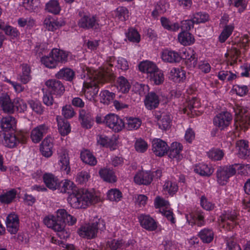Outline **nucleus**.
Returning a JSON list of instances; mask_svg holds the SVG:
<instances>
[{
	"instance_id": "40",
	"label": "nucleus",
	"mask_w": 250,
	"mask_h": 250,
	"mask_svg": "<svg viewBox=\"0 0 250 250\" xmlns=\"http://www.w3.org/2000/svg\"><path fill=\"white\" fill-rule=\"evenodd\" d=\"M46 28L49 31H54L64 25L62 21H58L53 18H46L44 21Z\"/></svg>"
},
{
	"instance_id": "19",
	"label": "nucleus",
	"mask_w": 250,
	"mask_h": 250,
	"mask_svg": "<svg viewBox=\"0 0 250 250\" xmlns=\"http://www.w3.org/2000/svg\"><path fill=\"white\" fill-rule=\"evenodd\" d=\"M161 58L166 62L174 63L179 62L184 56H181L175 51L165 49L162 52Z\"/></svg>"
},
{
	"instance_id": "61",
	"label": "nucleus",
	"mask_w": 250,
	"mask_h": 250,
	"mask_svg": "<svg viewBox=\"0 0 250 250\" xmlns=\"http://www.w3.org/2000/svg\"><path fill=\"white\" fill-rule=\"evenodd\" d=\"M116 16H117L121 21H125L127 19L128 16V11L125 7H119L117 8L116 11Z\"/></svg>"
},
{
	"instance_id": "36",
	"label": "nucleus",
	"mask_w": 250,
	"mask_h": 250,
	"mask_svg": "<svg viewBox=\"0 0 250 250\" xmlns=\"http://www.w3.org/2000/svg\"><path fill=\"white\" fill-rule=\"evenodd\" d=\"M179 42L183 45H189L194 42V37L187 31H182L178 37Z\"/></svg>"
},
{
	"instance_id": "64",
	"label": "nucleus",
	"mask_w": 250,
	"mask_h": 250,
	"mask_svg": "<svg viewBox=\"0 0 250 250\" xmlns=\"http://www.w3.org/2000/svg\"><path fill=\"white\" fill-rule=\"evenodd\" d=\"M5 33L13 38H16L20 35L19 31L16 28H14L10 25H7L4 26L2 29Z\"/></svg>"
},
{
	"instance_id": "2",
	"label": "nucleus",
	"mask_w": 250,
	"mask_h": 250,
	"mask_svg": "<svg viewBox=\"0 0 250 250\" xmlns=\"http://www.w3.org/2000/svg\"><path fill=\"white\" fill-rule=\"evenodd\" d=\"M92 80L89 82H84L83 90L84 91L85 96L89 100H94L98 94L100 84L108 80L107 73L95 72L92 76Z\"/></svg>"
},
{
	"instance_id": "18",
	"label": "nucleus",
	"mask_w": 250,
	"mask_h": 250,
	"mask_svg": "<svg viewBox=\"0 0 250 250\" xmlns=\"http://www.w3.org/2000/svg\"><path fill=\"white\" fill-rule=\"evenodd\" d=\"M53 139L51 137H46L42 142L40 150L42 155L47 158L50 157L53 154Z\"/></svg>"
},
{
	"instance_id": "63",
	"label": "nucleus",
	"mask_w": 250,
	"mask_h": 250,
	"mask_svg": "<svg viewBox=\"0 0 250 250\" xmlns=\"http://www.w3.org/2000/svg\"><path fill=\"white\" fill-rule=\"evenodd\" d=\"M62 114L66 119L72 118L75 114L73 107L70 105H66L62 108Z\"/></svg>"
},
{
	"instance_id": "4",
	"label": "nucleus",
	"mask_w": 250,
	"mask_h": 250,
	"mask_svg": "<svg viewBox=\"0 0 250 250\" xmlns=\"http://www.w3.org/2000/svg\"><path fill=\"white\" fill-rule=\"evenodd\" d=\"M67 211L64 209H60L56 211V215L45 217L43 220L44 224L53 229H61L65 226V217Z\"/></svg>"
},
{
	"instance_id": "29",
	"label": "nucleus",
	"mask_w": 250,
	"mask_h": 250,
	"mask_svg": "<svg viewBox=\"0 0 250 250\" xmlns=\"http://www.w3.org/2000/svg\"><path fill=\"white\" fill-rule=\"evenodd\" d=\"M139 70L147 74V78L149 77V74H152L159 69L153 62L149 61L141 62L139 65Z\"/></svg>"
},
{
	"instance_id": "22",
	"label": "nucleus",
	"mask_w": 250,
	"mask_h": 250,
	"mask_svg": "<svg viewBox=\"0 0 250 250\" xmlns=\"http://www.w3.org/2000/svg\"><path fill=\"white\" fill-rule=\"evenodd\" d=\"M184 57L187 60L185 62L188 67L190 68H194L197 65V55L193 49L189 48L183 52ZM184 59V58H183Z\"/></svg>"
},
{
	"instance_id": "31",
	"label": "nucleus",
	"mask_w": 250,
	"mask_h": 250,
	"mask_svg": "<svg viewBox=\"0 0 250 250\" xmlns=\"http://www.w3.org/2000/svg\"><path fill=\"white\" fill-rule=\"evenodd\" d=\"M79 119L81 120V125L83 127L90 128L93 124V120L90 114L85 110L82 109L80 111Z\"/></svg>"
},
{
	"instance_id": "15",
	"label": "nucleus",
	"mask_w": 250,
	"mask_h": 250,
	"mask_svg": "<svg viewBox=\"0 0 250 250\" xmlns=\"http://www.w3.org/2000/svg\"><path fill=\"white\" fill-rule=\"evenodd\" d=\"M0 107L6 113L12 114L15 111L14 103L6 94H2L0 96Z\"/></svg>"
},
{
	"instance_id": "37",
	"label": "nucleus",
	"mask_w": 250,
	"mask_h": 250,
	"mask_svg": "<svg viewBox=\"0 0 250 250\" xmlns=\"http://www.w3.org/2000/svg\"><path fill=\"white\" fill-rule=\"evenodd\" d=\"M194 171L201 176H209L213 172V168L206 164H200L195 166Z\"/></svg>"
},
{
	"instance_id": "57",
	"label": "nucleus",
	"mask_w": 250,
	"mask_h": 250,
	"mask_svg": "<svg viewBox=\"0 0 250 250\" xmlns=\"http://www.w3.org/2000/svg\"><path fill=\"white\" fill-rule=\"evenodd\" d=\"M107 196L109 200L117 202L121 200L122 193L116 188H112L108 191Z\"/></svg>"
},
{
	"instance_id": "27",
	"label": "nucleus",
	"mask_w": 250,
	"mask_h": 250,
	"mask_svg": "<svg viewBox=\"0 0 250 250\" xmlns=\"http://www.w3.org/2000/svg\"><path fill=\"white\" fill-rule=\"evenodd\" d=\"M17 191L15 188H12L8 191H3L0 195V202L4 204H9L16 198Z\"/></svg>"
},
{
	"instance_id": "53",
	"label": "nucleus",
	"mask_w": 250,
	"mask_h": 250,
	"mask_svg": "<svg viewBox=\"0 0 250 250\" xmlns=\"http://www.w3.org/2000/svg\"><path fill=\"white\" fill-rule=\"evenodd\" d=\"M233 28L232 25H226L219 37V41L224 42L231 34Z\"/></svg>"
},
{
	"instance_id": "35",
	"label": "nucleus",
	"mask_w": 250,
	"mask_h": 250,
	"mask_svg": "<svg viewBox=\"0 0 250 250\" xmlns=\"http://www.w3.org/2000/svg\"><path fill=\"white\" fill-rule=\"evenodd\" d=\"M97 143L103 147H109L114 149L115 142L104 134H100L97 136Z\"/></svg>"
},
{
	"instance_id": "6",
	"label": "nucleus",
	"mask_w": 250,
	"mask_h": 250,
	"mask_svg": "<svg viewBox=\"0 0 250 250\" xmlns=\"http://www.w3.org/2000/svg\"><path fill=\"white\" fill-rule=\"evenodd\" d=\"M237 165H231L219 167L216 171L217 181L220 185H224L228 182L229 178L236 173Z\"/></svg>"
},
{
	"instance_id": "13",
	"label": "nucleus",
	"mask_w": 250,
	"mask_h": 250,
	"mask_svg": "<svg viewBox=\"0 0 250 250\" xmlns=\"http://www.w3.org/2000/svg\"><path fill=\"white\" fill-rule=\"evenodd\" d=\"M186 219L189 224L191 226L196 224L199 227L204 226L205 224L204 214L203 212L197 210L194 212L187 214Z\"/></svg>"
},
{
	"instance_id": "33",
	"label": "nucleus",
	"mask_w": 250,
	"mask_h": 250,
	"mask_svg": "<svg viewBox=\"0 0 250 250\" xmlns=\"http://www.w3.org/2000/svg\"><path fill=\"white\" fill-rule=\"evenodd\" d=\"M58 130L62 136L67 135L70 132V126L69 123L61 116H57Z\"/></svg>"
},
{
	"instance_id": "32",
	"label": "nucleus",
	"mask_w": 250,
	"mask_h": 250,
	"mask_svg": "<svg viewBox=\"0 0 250 250\" xmlns=\"http://www.w3.org/2000/svg\"><path fill=\"white\" fill-rule=\"evenodd\" d=\"M171 123V116L168 113H162L158 118V125L160 128L167 130L170 128Z\"/></svg>"
},
{
	"instance_id": "3",
	"label": "nucleus",
	"mask_w": 250,
	"mask_h": 250,
	"mask_svg": "<svg viewBox=\"0 0 250 250\" xmlns=\"http://www.w3.org/2000/svg\"><path fill=\"white\" fill-rule=\"evenodd\" d=\"M105 229V223L101 219H96L93 223L82 226L78 229L79 235L83 238L92 239L96 237L98 229Z\"/></svg>"
},
{
	"instance_id": "38",
	"label": "nucleus",
	"mask_w": 250,
	"mask_h": 250,
	"mask_svg": "<svg viewBox=\"0 0 250 250\" xmlns=\"http://www.w3.org/2000/svg\"><path fill=\"white\" fill-rule=\"evenodd\" d=\"M46 126L42 125L32 130V142L39 143L42 138L43 134L46 133Z\"/></svg>"
},
{
	"instance_id": "9",
	"label": "nucleus",
	"mask_w": 250,
	"mask_h": 250,
	"mask_svg": "<svg viewBox=\"0 0 250 250\" xmlns=\"http://www.w3.org/2000/svg\"><path fill=\"white\" fill-rule=\"evenodd\" d=\"M48 91L56 97H61L65 91V87L62 82L56 79H50L45 82Z\"/></svg>"
},
{
	"instance_id": "60",
	"label": "nucleus",
	"mask_w": 250,
	"mask_h": 250,
	"mask_svg": "<svg viewBox=\"0 0 250 250\" xmlns=\"http://www.w3.org/2000/svg\"><path fill=\"white\" fill-rule=\"evenodd\" d=\"M135 148L137 152L143 153L147 150L148 148V145L144 140L139 139L135 142Z\"/></svg>"
},
{
	"instance_id": "45",
	"label": "nucleus",
	"mask_w": 250,
	"mask_h": 250,
	"mask_svg": "<svg viewBox=\"0 0 250 250\" xmlns=\"http://www.w3.org/2000/svg\"><path fill=\"white\" fill-rule=\"evenodd\" d=\"M141 121L136 118L130 117L126 118V123L124 127L128 130L138 129L141 125Z\"/></svg>"
},
{
	"instance_id": "30",
	"label": "nucleus",
	"mask_w": 250,
	"mask_h": 250,
	"mask_svg": "<svg viewBox=\"0 0 250 250\" xmlns=\"http://www.w3.org/2000/svg\"><path fill=\"white\" fill-rule=\"evenodd\" d=\"M236 147L238 149V156L241 158H246L250 154L248 142L245 140H239L236 142Z\"/></svg>"
},
{
	"instance_id": "14",
	"label": "nucleus",
	"mask_w": 250,
	"mask_h": 250,
	"mask_svg": "<svg viewBox=\"0 0 250 250\" xmlns=\"http://www.w3.org/2000/svg\"><path fill=\"white\" fill-rule=\"evenodd\" d=\"M58 155L61 170L65 171L66 174H68L70 170V167L68 151L65 149L61 148L58 150Z\"/></svg>"
},
{
	"instance_id": "48",
	"label": "nucleus",
	"mask_w": 250,
	"mask_h": 250,
	"mask_svg": "<svg viewBox=\"0 0 250 250\" xmlns=\"http://www.w3.org/2000/svg\"><path fill=\"white\" fill-rule=\"evenodd\" d=\"M100 96L101 102L108 105L113 100L115 94L109 92L108 90H105L101 92Z\"/></svg>"
},
{
	"instance_id": "8",
	"label": "nucleus",
	"mask_w": 250,
	"mask_h": 250,
	"mask_svg": "<svg viewBox=\"0 0 250 250\" xmlns=\"http://www.w3.org/2000/svg\"><path fill=\"white\" fill-rule=\"evenodd\" d=\"M78 25L79 27L84 29H97L99 27L97 17L90 14L82 15Z\"/></svg>"
},
{
	"instance_id": "21",
	"label": "nucleus",
	"mask_w": 250,
	"mask_h": 250,
	"mask_svg": "<svg viewBox=\"0 0 250 250\" xmlns=\"http://www.w3.org/2000/svg\"><path fill=\"white\" fill-rule=\"evenodd\" d=\"M159 97L154 92L148 93L145 100V104L148 110H152L157 108L159 104Z\"/></svg>"
},
{
	"instance_id": "24",
	"label": "nucleus",
	"mask_w": 250,
	"mask_h": 250,
	"mask_svg": "<svg viewBox=\"0 0 250 250\" xmlns=\"http://www.w3.org/2000/svg\"><path fill=\"white\" fill-rule=\"evenodd\" d=\"M183 150V146L179 143L173 142L169 148V157L171 159H175L177 161L183 158L181 152Z\"/></svg>"
},
{
	"instance_id": "52",
	"label": "nucleus",
	"mask_w": 250,
	"mask_h": 250,
	"mask_svg": "<svg viewBox=\"0 0 250 250\" xmlns=\"http://www.w3.org/2000/svg\"><path fill=\"white\" fill-rule=\"evenodd\" d=\"M208 156L214 161L221 160L224 157V153L222 150L219 149H212L209 150L208 153Z\"/></svg>"
},
{
	"instance_id": "12",
	"label": "nucleus",
	"mask_w": 250,
	"mask_h": 250,
	"mask_svg": "<svg viewBox=\"0 0 250 250\" xmlns=\"http://www.w3.org/2000/svg\"><path fill=\"white\" fill-rule=\"evenodd\" d=\"M152 149L154 154L158 156H163L166 154L168 146L166 142L158 138L154 139L152 141Z\"/></svg>"
},
{
	"instance_id": "23",
	"label": "nucleus",
	"mask_w": 250,
	"mask_h": 250,
	"mask_svg": "<svg viewBox=\"0 0 250 250\" xmlns=\"http://www.w3.org/2000/svg\"><path fill=\"white\" fill-rule=\"evenodd\" d=\"M134 182L139 185H147L152 182L150 171H141L138 172L134 177Z\"/></svg>"
},
{
	"instance_id": "10",
	"label": "nucleus",
	"mask_w": 250,
	"mask_h": 250,
	"mask_svg": "<svg viewBox=\"0 0 250 250\" xmlns=\"http://www.w3.org/2000/svg\"><path fill=\"white\" fill-rule=\"evenodd\" d=\"M232 119V116L229 112H223L214 118L213 124L221 130H223L229 125Z\"/></svg>"
},
{
	"instance_id": "25",
	"label": "nucleus",
	"mask_w": 250,
	"mask_h": 250,
	"mask_svg": "<svg viewBox=\"0 0 250 250\" xmlns=\"http://www.w3.org/2000/svg\"><path fill=\"white\" fill-rule=\"evenodd\" d=\"M43 179L47 188L52 190L58 189L60 181L55 175L51 173H45L43 175Z\"/></svg>"
},
{
	"instance_id": "16",
	"label": "nucleus",
	"mask_w": 250,
	"mask_h": 250,
	"mask_svg": "<svg viewBox=\"0 0 250 250\" xmlns=\"http://www.w3.org/2000/svg\"><path fill=\"white\" fill-rule=\"evenodd\" d=\"M238 213L235 210L225 211L219 217V221L233 227L236 224Z\"/></svg>"
},
{
	"instance_id": "51",
	"label": "nucleus",
	"mask_w": 250,
	"mask_h": 250,
	"mask_svg": "<svg viewBox=\"0 0 250 250\" xmlns=\"http://www.w3.org/2000/svg\"><path fill=\"white\" fill-rule=\"evenodd\" d=\"M46 10L50 13L58 14L61 10L59 2L56 0H51L46 4Z\"/></svg>"
},
{
	"instance_id": "7",
	"label": "nucleus",
	"mask_w": 250,
	"mask_h": 250,
	"mask_svg": "<svg viewBox=\"0 0 250 250\" xmlns=\"http://www.w3.org/2000/svg\"><path fill=\"white\" fill-rule=\"evenodd\" d=\"M104 124L115 132L121 131L125 126V123L123 120L114 114L106 115L104 117Z\"/></svg>"
},
{
	"instance_id": "26",
	"label": "nucleus",
	"mask_w": 250,
	"mask_h": 250,
	"mask_svg": "<svg viewBox=\"0 0 250 250\" xmlns=\"http://www.w3.org/2000/svg\"><path fill=\"white\" fill-rule=\"evenodd\" d=\"M75 75V72L72 69L65 67L60 69L55 74V77L58 79H63L67 81L71 82L74 79Z\"/></svg>"
},
{
	"instance_id": "39",
	"label": "nucleus",
	"mask_w": 250,
	"mask_h": 250,
	"mask_svg": "<svg viewBox=\"0 0 250 250\" xmlns=\"http://www.w3.org/2000/svg\"><path fill=\"white\" fill-rule=\"evenodd\" d=\"M116 87L119 91L126 93L129 91L130 85L126 78L123 76H120L117 79Z\"/></svg>"
},
{
	"instance_id": "17",
	"label": "nucleus",
	"mask_w": 250,
	"mask_h": 250,
	"mask_svg": "<svg viewBox=\"0 0 250 250\" xmlns=\"http://www.w3.org/2000/svg\"><path fill=\"white\" fill-rule=\"evenodd\" d=\"M138 219L141 226L146 230L153 231L157 228V223L149 215L141 214Z\"/></svg>"
},
{
	"instance_id": "42",
	"label": "nucleus",
	"mask_w": 250,
	"mask_h": 250,
	"mask_svg": "<svg viewBox=\"0 0 250 250\" xmlns=\"http://www.w3.org/2000/svg\"><path fill=\"white\" fill-rule=\"evenodd\" d=\"M51 54H52L56 61L58 62L65 63L67 61L68 53L57 48L52 50Z\"/></svg>"
},
{
	"instance_id": "44",
	"label": "nucleus",
	"mask_w": 250,
	"mask_h": 250,
	"mask_svg": "<svg viewBox=\"0 0 250 250\" xmlns=\"http://www.w3.org/2000/svg\"><path fill=\"white\" fill-rule=\"evenodd\" d=\"M101 177L105 181L112 183L116 181V177L114 172L109 169L104 168L99 172Z\"/></svg>"
},
{
	"instance_id": "62",
	"label": "nucleus",
	"mask_w": 250,
	"mask_h": 250,
	"mask_svg": "<svg viewBox=\"0 0 250 250\" xmlns=\"http://www.w3.org/2000/svg\"><path fill=\"white\" fill-rule=\"evenodd\" d=\"M164 189L167 191L169 194H174L178 189V186L175 183L167 181L164 185Z\"/></svg>"
},
{
	"instance_id": "1",
	"label": "nucleus",
	"mask_w": 250,
	"mask_h": 250,
	"mask_svg": "<svg viewBox=\"0 0 250 250\" xmlns=\"http://www.w3.org/2000/svg\"><path fill=\"white\" fill-rule=\"evenodd\" d=\"M58 189L62 193L69 194L68 202L75 208H85L97 203L99 200L97 196L87 189L78 190L73 182L69 180L59 182Z\"/></svg>"
},
{
	"instance_id": "49",
	"label": "nucleus",
	"mask_w": 250,
	"mask_h": 250,
	"mask_svg": "<svg viewBox=\"0 0 250 250\" xmlns=\"http://www.w3.org/2000/svg\"><path fill=\"white\" fill-rule=\"evenodd\" d=\"M161 22L163 27L168 30L176 31L180 28V25L178 23L172 24L169 20L165 17L161 18Z\"/></svg>"
},
{
	"instance_id": "11",
	"label": "nucleus",
	"mask_w": 250,
	"mask_h": 250,
	"mask_svg": "<svg viewBox=\"0 0 250 250\" xmlns=\"http://www.w3.org/2000/svg\"><path fill=\"white\" fill-rule=\"evenodd\" d=\"M27 140V137L24 135H20L17 137L14 134L7 132L6 136L5 137L3 144L8 147L13 148L20 142L22 144L26 143Z\"/></svg>"
},
{
	"instance_id": "43",
	"label": "nucleus",
	"mask_w": 250,
	"mask_h": 250,
	"mask_svg": "<svg viewBox=\"0 0 250 250\" xmlns=\"http://www.w3.org/2000/svg\"><path fill=\"white\" fill-rule=\"evenodd\" d=\"M81 158L84 163L90 166H95L97 164L96 158L89 150L85 149L82 151Z\"/></svg>"
},
{
	"instance_id": "55",
	"label": "nucleus",
	"mask_w": 250,
	"mask_h": 250,
	"mask_svg": "<svg viewBox=\"0 0 250 250\" xmlns=\"http://www.w3.org/2000/svg\"><path fill=\"white\" fill-rule=\"evenodd\" d=\"M22 74L20 76V80L23 83H26L30 80V68L26 64L22 65Z\"/></svg>"
},
{
	"instance_id": "47",
	"label": "nucleus",
	"mask_w": 250,
	"mask_h": 250,
	"mask_svg": "<svg viewBox=\"0 0 250 250\" xmlns=\"http://www.w3.org/2000/svg\"><path fill=\"white\" fill-rule=\"evenodd\" d=\"M42 63L46 67L49 68H55L58 65V62L51 52L48 56L42 58Z\"/></svg>"
},
{
	"instance_id": "28",
	"label": "nucleus",
	"mask_w": 250,
	"mask_h": 250,
	"mask_svg": "<svg viewBox=\"0 0 250 250\" xmlns=\"http://www.w3.org/2000/svg\"><path fill=\"white\" fill-rule=\"evenodd\" d=\"M16 122L15 119L10 116L2 118L0 121V126L3 131L8 132L11 129L14 130L16 127Z\"/></svg>"
},
{
	"instance_id": "46",
	"label": "nucleus",
	"mask_w": 250,
	"mask_h": 250,
	"mask_svg": "<svg viewBox=\"0 0 250 250\" xmlns=\"http://www.w3.org/2000/svg\"><path fill=\"white\" fill-rule=\"evenodd\" d=\"M201 106L200 101L196 97H192L187 103V105L184 108V113H186L188 110L192 112L195 111V109L198 108Z\"/></svg>"
},
{
	"instance_id": "41",
	"label": "nucleus",
	"mask_w": 250,
	"mask_h": 250,
	"mask_svg": "<svg viewBox=\"0 0 250 250\" xmlns=\"http://www.w3.org/2000/svg\"><path fill=\"white\" fill-rule=\"evenodd\" d=\"M198 236L204 243H209L213 239L214 232L212 229L205 228L199 232Z\"/></svg>"
},
{
	"instance_id": "34",
	"label": "nucleus",
	"mask_w": 250,
	"mask_h": 250,
	"mask_svg": "<svg viewBox=\"0 0 250 250\" xmlns=\"http://www.w3.org/2000/svg\"><path fill=\"white\" fill-rule=\"evenodd\" d=\"M186 78V72L180 68H173L169 75V78L176 83H179Z\"/></svg>"
},
{
	"instance_id": "56",
	"label": "nucleus",
	"mask_w": 250,
	"mask_h": 250,
	"mask_svg": "<svg viewBox=\"0 0 250 250\" xmlns=\"http://www.w3.org/2000/svg\"><path fill=\"white\" fill-rule=\"evenodd\" d=\"M191 18L195 24H198L207 21L208 19V16L206 13L197 12L193 14Z\"/></svg>"
},
{
	"instance_id": "54",
	"label": "nucleus",
	"mask_w": 250,
	"mask_h": 250,
	"mask_svg": "<svg viewBox=\"0 0 250 250\" xmlns=\"http://www.w3.org/2000/svg\"><path fill=\"white\" fill-rule=\"evenodd\" d=\"M126 37L131 42H139L140 41V35L138 31L133 28L128 29V32L126 33Z\"/></svg>"
},
{
	"instance_id": "20",
	"label": "nucleus",
	"mask_w": 250,
	"mask_h": 250,
	"mask_svg": "<svg viewBox=\"0 0 250 250\" xmlns=\"http://www.w3.org/2000/svg\"><path fill=\"white\" fill-rule=\"evenodd\" d=\"M6 226L7 230L11 234H16L19 227V219L17 215L10 214L7 217Z\"/></svg>"
},
{
	"instance_id": "5",
	"label": "nucleus",
	"mask_w": 250,
	"mask_h": 250,
	"mask_svg": "<svg viewBox=\"0 0 250 250\" xmlns=\"http://www.w3.org/2000/svg\"><path fill=\"white\" fill-rule=\"evenodd\" d=\"M235 113L236 124L244 131L247 130L250 125V113L244 107L235 104L233 107Z\"/></svg>"
},
{
	"instance_id": "50",
	"label": "nucleus",
	"mask_w": 250,
	"mask_h": 250,
	"mask_svg": "<svg viewBox=\"0 0 250 250\" xmlns=\"http://www.w3.org/2000/svg\"><path fill=\"white\" fill-rule=\"evenodd\" d=\"M150 81L156 85L161 84L164 81V76L161 70L158 69L152 74H149Z\"/></svg>"
},
{
	"instance_id": "58",
	"label": "nucleus",
	"mask_w": 250,
	"mask_h": 250,
	"mask_svg": "<svg viewBox=\"0 0 250 250\" xmlns=\"http://www.w3.org/2000/svg\"><path fill=\"white\" fill-rule=\"evenodd\" d=\"M106 250H123V244L121 241L113 240L108 241Z\"/></svg>"
},
{
	"instance_id": "59",
	"label": "nucleus",
	"mask_w": 250,
	"mask_h": 250,
	"mask_svg": "<svg viewBox=\"0 0 250 250\" xmlns=\"http://www.w3.org/2000/svg\"><path fill=\"white\" fill-rule=\"evenodd\" d=\"M148 90V86L144 84L135 83L132 86V90L136 93L139 94L140 96L144 95L146 91Z\"/></svg>"
}]
</instances>
